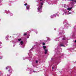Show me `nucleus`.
Masks as SVG:
<instances>
[{"label": "nucleus", "mask_w": 76, "mask_h": 76, "mask_svg": "<svg viewBox=\"0 0 76 76\" xmlns=\"http://www.w3.org/2000/svg\"><path fill=\"white\" fill-rule=\"evenodd\" d=\"M42 5H43V4L42 3L41 4V5L40 7H39L38 8V12H39L40 10H41V8H42Z\"/></svg>", "instance_id": "nucleus-1"}, {"label": "nucleus", "mask_w": 76, "mask_h": 76, "mask_svg": "<svg viewBox=\"0 0 76 76\" xmlns=\"http://www.w3.org/2000/svg\"><path fill=\"white\" fill-rule=\"evenodd\" d=\"M44 50H45V54H46L47 53V51H48V50L45 49V48H44Z\"/></svg>", "instance_id": "nucleus-2"}, {"label": "nucleus", "mask_w": 76, "mask_h": 76, "mask_svg": "<svg viewBox=\"0 0 76 76\" xmlns=\"http://www.w3.org/2000/svg\"><path fill=\"white\" fill-rule=\"evenodd\" d=\"M72 9V7L71 8H68L67 9V10H71Z\"/></svg>", "instance_id": "nucleus-3"}, {"label": "nucleus", "mask_w": 76, "mask_h": 76, "mask_svg": "<svg viewBox=\"0 0 76 76\" xmlns=\"http://www.w3.org/2000/svg\"><path fill=\"white\" fill-rule=\"evenodd\" d=\"M29 7L30 6L29 5H28L26 6V9H28V10H29Z\"/></svg>", "instance_id": "nucleus-4"}, {"label": "nucleus", "mask_w": 76, "mask_h": 76, "mask_svg": "<svg viewBox=\"0 0 76 76\" xmlns=\"http://www.w3.org/2000/svg\"><path fill=\"white\" fill-rule=\"evenodd\" d=\"M20 44H21V45H23V41H21L20 42Z\"/></svg>", "instance_id": "nucleus-5"}, {"label": "nucleus", "mask_w": 76, "mask_h": 76, "mask_svg": "<svg viewBox=\"0 0 76 76\" xmlns=\"http://www.w3.org/2000/svg\"><path fill=\"white\" fill-rule=\"evenodd\" d=\"M60 46L61 47H63V46H64V45L63 44H61L60 45Z\"/></svg>", "instance_id": "nucleus-6"}, {"label": "nucleus", "mask_w": 76, "mask_h": 76, "mask_svg": "<svg viewBox=\"0 0 76 76\" xmlns=\"http://www.w3.org/2000/svg\"><path fill=\"white\" fill-rule=\"evenodd\" d=\"M6 69L7 70V69H9V67L7 66V67H6Z\"/></svg>", "instance_id": "nucleus-7"}, {"label": "nucleus", "mask_w": 76, "mask_h": 76, "mask_svg": "<svg viewBox=\"0 0 76 76\" xmlns=\"http://www.w3.org/2000/svg\"><path fill=\"white\" fill-rule=\"evenodd\" d=\"M21 40H22V39H18V41H20Z\"/></svg>", "instance_id": "nucleus-8"}, {"label": "nucleus", "mask_w": 76, "mask_h": 76, "mask_svg": "<svg viewBox=\"0 0 76 76\" xmlns=\"http://www.w3.org/2000/svg\"><path fill=\"white\" fill-rule=\"evenodd\" d=\"M27 33H24V36H25V35H26Z\"/></svg>", "instance_id": "nucleus-9"}, {"label": "nucleus", "mask_w": 76, "mask_h": 76, "mask_svg": "<svg viewBox=\"0 0 76 76\" xmlns=\"http://www.w3.org/2000/svg\"><path fill=\"white\" fill-rule=\"evenodd\" d=\"M45 43L43 42L42 43V45H45Z\"/></svg>", "instance_id": "nucleus-10"}, {"label": "nucleus", "mask_w": 76, "mask_h": 76, "mask_svg": "<svg viewBox=\"0 0 76 76\" xmlns=\"http://www.w3.org/2000/svg\"><path fill=\"white\" fill-rule=\"evenodd\" d=\"M11 69H10L8 70L9 72H10V71H11Z\"/></svg>", "instance_id": "nucleus-11"}, {"label": "nucleus", "mask_w": 76, "mask_h": 76, "mask_svg": "<svg viewBox=\"0 0 76 76\" xmlns=\"http://www.w3.org/2000/svg\"><path fill=\"white\" fill-rule=\"evenodd\" d=\"M38 61L37 60L36 61V63H38Z\"/></svg>", "instance_id": "nucleus-12"}, {"label": "nucleus", "mask_w": 76, "mask_h": 76, "mask_svg": "<svg viewBox=\"0 0 76 76\" xmlns=\"http://www.w3.org/2000/svg\"><path fill=\"white\" fill-rule=\"evenodd\" d=\"M27 3H26L24 4V6H27Z\"/></svg>", "instance_id": "nucleus-13"}, {"label": "nucleus", "mask_w": 76, "mask_h": 76, "mask_svg": "<svg viewBox=\"0 0 76 76\" xmlns=\"http://www.w3.org/2000/svg\"><path fill=\"white\" fill-rule=\"evenodd\" d=\"M43 48H46V46H43Z\"/></svg>", "instance_id": "nucleus-14"}, {"label": "nucleus", "mask_w": 76, "mask_h": 76, "mask_svg": "<svg viewBox=\"0 0 76 76\" xmlns=\"http://www.w3.org/2000/svg\"><path fill=\"white\" fill-rule=\"evenodd\" d=\"M62 40H65V38H62Z\"/></svg>", "instance_id": "nucleus-15"}, {"label": "nucleus", "mask_w": 76, "mask_h": 76, "mask_svg": "<svg viewBox=\"0 0 76 76\" xmlns=\"http://www.w3.org/2000/svg\"><path fill=\"white\" fill-rule=\"evenodd\" d=\"M74 1H75V2L76 3V0H75Z\"/></svg>", "instance_id": "nucleus-16"}, {"label": "nucleus", "mask_w": 76, "mask_h": 76, "mask_svg": "<svg viewBox=\"0 0 76 76\" xmlns=\"http://www.w3.org/2000/svg\"><path fill=\"white\" fill-rule=\"evenodd\" d=\"M75 42H76V40H75Z\"/></svg>", "instance_id": "nucleus-17"}, {"label": "nucleus", "mask_w": 76, "mask_h": 76, "mask_svg": "<svg viewBox=\"0 0 76 76\" xmlns=\"http://www.w3.org/2000/svg\"><path fill=\"white\" fill-rule=\"evenodd\" d=\"M54 69V67H52V69Z\"/></svg>", "instance_id": "nucleus-18"}, {"label": "nucleus", "mask_w": 76, "mask_h": 76, "mask_svg": "<svg viewBox=\"0 0 76 76\" xmlns=\"http://www.w3.org/2000/svg\"><path fill=\"white\" fill-rule=\"evenodd\" d=\"M73 1H75V0H72Z\"/></svg>", "instance_id": "nucleus-19"}, {"label": "nucleus", "mask_w": 76, "mask_h": 76, "mask_svg": "<svg viewBox=\"0 0 76 76\" xmlns=\"http://www.w3.org/2000/svg\"><path fill=\"white\" fill-rule=\"evenodd\" d=\"M70 0L71 1H73V0Z\"/></svg>", "instance_id": "nucleus-20"}, {"label": "nucleus", "mask_w": 76, "mask_h": 76, "mask_svg": "<svg viewBox=\"0 0 76 76\" xmlns=\"http://www.w3.org/2000/svg\"><path fill=\"white\" fill-rule=\"evenodd\" d=\"M69 14H71V12H70Z\"/></svg>", "instance_id": "nucleus-21"}, {"label": "nucleus", "mask_w": 76, "mask_h": 76, "mask_svg": "<svg viewBox=\"0 0 76 76\" xmlns=\"http://www.w3.org/2000/svg\"><path fill=\"white\" fill-rule=\"evenodd\" d=\"M33 48H32L31 49L32 50L33 49Z\"/></svg>", "instance_id": "nucleus-22"}, {"label": "nucleus", "mask_w": 76, "mask_h": 76, "mask_svg": "<svg viewBox=\"0 0 76 76\" xmlns=\"http://www.w3.org/2000/svg\"><path fill=\"white\" fill-rule=\"evenodd\" d=\"M1 42H0V44H1Z\"/></svg>", "instance_id": "nucleus-23"}, {"label": "nucleus", "mask_w": 76, "mask_h": 76, "mask_svg": "<svg viewBox=\"0 0 76 76\" xmlns=\"http://www.w3.org/2000/svg\"><path fill=\"white\" fill-rule=\"evenodd\" d=\"M40 0V1H42V0Z\"/></svg>", "instance_id": "nucleus-24"}, {"label": "nucleus", "mask_w": 76, "mask_h": 76, "mask_svg": "<svg viewBox=\"0 0 76 76\" xmlns=\"http://www.w3.org/2000/svg\"><path fill=\"white\" fill-rule=\"evenodd\" d=\"M11 72H12V71H11Z\"/></svg>", "instance_id": "nucleus-25"}]
</instances>
